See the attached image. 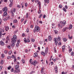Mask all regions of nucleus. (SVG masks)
I'll return each instance as SVG.
<instances>
[{
    "instance_id": "63",
    "label": "nucleus",
    "mask_w": 74,
    "mask_h": 74,
    "mask_svg": "<svg viewBox=\"0 0 74 74\" xmlns=\"http://www.w3.org/2000/svg\"><path fill=\"white\" fill-rule=\"evenodd\" d=\"M19 43H17L16 44V47H18V45H19Z\"/></svg>"
},
{
    "instance_id": "22",
    "label": "nucleus",
    "mask_w": 74,
    "mask_h": 74,
    "mask_svg": "<svg viewBox=\"0 0 74 74\" xmlns=\"http://www.w3.org/2000/svg\"><path fill=\"white\" fill-rule=\"evenodd\" d=\"M4 63V61L2 60L1 61V64H3Z\"/></svg>"
},
{
    "instance_id": "10",
    "label": "nucleus",
    "mask_w": 74,
    "mask_h": 74,
    "mask_svg": "<svg viewBox=\"0 0 74 74\" xmlns=\"http://www.w3.org/2000/svg\"><path fill=\"white\" fill-rule=\"evenodd\" d=\"M52 40V37L51 36H49V41H51Z\"/></svg>"
},
{
    "instance_id": "3",
    "label": "nucleus",
    "mask_w": 74,
    "mask_h": 74,
    "mask_svg": "<svg viewBox=\"0 0 74 74\" xmlns=\"http://www.w3.org/2000/svg\"><path fill=\"white\" fill-rule=\"evenodd\" d=\"M8 10L7 8L6 7H5L4 8H2V10L3 12H7Z\"/></svg>"
},
{
    "instance_id": "37",
    "label": "nucleus",
    "mask_w": 74,
    "mask_h": 74,
    "mask_svg": "<svg viewBox=\"0 0 74 74\" xmlns=\"http://www.w3.org/2000/svg\"><path fill=\"white\" fill-rule=\"evenodd\" d=\"M7 20H8L7 19V17H6V18H4V21H7Z\"/></svg>"
},
{
    "instance_id": "18",
    "label": "nucleus",
    "mask_w": 74,
    "mask_h": 74,
    "mask_svg": "<svg viewBox=\"0 0 74 74\" xmlns=\"http://www.w3.org/2000/svg\"><path fill=\"white\" fill-rule=\"evenodd\" d=\"M6 40H8L9 41H10V38H9V37L8 36H7L6 38Z\"/></svg>"
},
{
    "instance_id": "59",
    "label": "nucleus",
    "mask_w": 74,
    "mask_h": 74,
    "mask_svg": "<svg viewBox=\"0 0 74 74\" xmlns=\"http://www.w3.org/2000/svg\"><path fill=\"white\" fill-rule=\"evenodd\" d=\"M14 62H16V58H15L14 60Z\"/></svg>"
},
{
    "instance_id": "36",
    "label": "nucleus",
    "mask_w": 74,
    "mask_h": 74,
    "mask_svg": "<svg viewBox=\"0 0 74 74\" xmlns=\"http://www.w3.org/2000/svg\"><path fill=\"white\" fill-rule=\"evenodd\" d=\"M59 8H62V5H59Z\"/></svg>"
},
{
    "instance_id": "38",
    "label": "nucleus",
    "mask_w": 74,
    "mask_h": 74,
    "mask_svg": "<svg viewBox=\"0 0 74 74\" xmlns=\"http://www.w3.org/2000/svg\"><path fill=\"white\" fill-rule=\"evenodd\" d=\"M2 58H4V54H3L1 56Z\"/></svg>"
},
{
    "instance_id": "33",
    "label": "nucleus",
    "mask_w": 74,
    "mask_h": 74,
    "mask_svg": "<svg viewBox=\"0 0 74 74\" xmlns=\"http://www.w3.org/2000/svg\"><path fill=\"white\" fill-rule=\"evenodd\" d=\"M62 10L64 11V12H66V9L64 8H63Z\"/></svg>"
},
{
    "instance_id": "1",
    "label": "nucleus",
    "mask_w": 74,
    "mask_h": 74,
    "mask_svg": "<svg viewBox=\"0 0 74 74\" xmlns=\"http://www.w3.org/2000/svg\"><path fill=\"white\" fill-rule=\"evenodd\" d=\"M17 40L16 36V35H14L13 36V38H12L11 42L12 43L11 45L12 47H14L15 45V44L16 42V41Z\"/></svg>"
},
{
    "instance_id": "30",
    "label": "nucleus",
    "mask_w": 74,
    "mask_h": 74,
    "mask_svg": "<svg viewBox=\"0 0 74 74\" xmlns=\"http://www.w3.org/2000/svg\"><path fill=\"white\" fill-rule=\"evenodd\" d=\"M65 47H66L64 45L62 47V49H65Z\"/></svg>"
},
{
    "instance_id": "34",
    "label": "nucleus",
    "mask_w": 74,
    "mask_h": 74,
    "mask_svg": "<svg viewBox=\"0 0 74 74\" xmlns=\"http://www.w3.org/2000/svg\"><path fill=\"white\" fill-rule=\"evenodd\" d=\"M11 53H12V51H9L8 52L9 55H11Z\"/></svg>"
},
{
    "instance_id": "31",
    "label": "nucleus",
    "mask_w": 74,
    "mask_h": 74,
    "mask_svg": "<svg viewBox=\"0 0 74 74\" xmlns=\"http://www.w3.org/2000/svg\"><path fill=\"white\" fill-rule=\"evenodd\" d=\"M54 32L55 34H57V33H58V31L57 30H54Z\"/></svg>"
},
{
    "instance_id": "45",
    "label": "nucleus",
    "mask_w": 74,
    "mask_h": 74,
    "mask_svg": "<svg viewBox=\"0 0 74 74\" xmlns=\"http://www.w3.org/2000/svg\"><path fill=\"white\" fill-rule=\"evenodd\" d=\"M11 72H13L14 71V68H12L11 71Z\"/></svg>"
},
{
    "instance_id": "51",
    "label": "nucleus",
    "mask_w": 74,
    "mask_h": 74,
    "mask_svg": "<svg viewBox=\"0 0 74 74\" xmlns=\"http://www.w3.org/2000/svg\"><path fill=\"white\" fill-rule=\"evenodd\" d=\"M45 16H46V15H44L43 16V18H44V19L45 18Z\"/></svg>"
},
{
    "instance_id": "47",
    "label": "nucleus",
    "mask_w": 74,
    "mask_h": 74,
    "mask_svg": "<svg viewBox=\"0 0 74 74\" xmlns=\"http://www.w3.org/2000/svg\"><path fill=\"white\" fill-rule=\"evenodd\" d=\"M8 49H11V46H10L9 45L8 46Z\"/></svg>"
},
{
    "instance_id": "42",
    "label": "nucleus",
    "mask_w": 74,
    "mask_h": 74,
    "mask_svg": "<svg viewBox=\"0 0 74 74\" xmlns=\"http://www.w3.org/2000/svg\"><path fill=\"white\" fill-rule=\"evenodd\" d=\"M15 11H16V9L14 8L13 10V12H15Z\"/></svg>"
},
{
    "instance_id": "25",
    "label": "nucleus",
    "mask_w": 74,
    "mask_h": 74,
    "mask_svg": "<svg viewBox=\"0 0 74 74\" xmlns=\"http://www.w3.org/2000/svg\"><path fill=\"white\" fill-rule=\"evenodd\" d=\"M8 59H10L11 58V57L10 56H8L7 57Z\"/></svg>"
},
{
    "instance_id": "56",
    "label": "nucleus",
    "mask_w": 74,
    "mask_h": 74,
    "mask_svg": "<svg viewBox=\"0 0 74 74\" xmlns=\"http://www.w3.org/2000/svg\"><path fill=\"white\" fill-rule=\"evenodd\" d=\"M26 32L27 33H28L29 32V29H27L26 30Z\"/></svg>"
},
{
    "instance_id": "4",
    "label": "nucleus",
    "mask_w": 74,
    "mask_h": 74,
    "mask_svg": "<svg viewBox=\"0 0 74 74\" xmlns=\"http://www.w3.org/2000/svg\"><path fill=\"white\" fill-rule=\"evenodd\" d=\"M48 52V48L46 47L45 51V53L46 54H47Z\"/></svg>"
},
{
    "instance_id": "21",
    "label": "nucleus",
    "mask_w": 74,
    "mask_h": 74,
    "mask_svg": "<svg viewBox=\"0 0 74 74\" xmlns=\"http://www.w3.org/2000/svg\"><path fill=\"white\" fill-rule=\"evenodd\" d=\"M63 40L64 42H66L67 41V39L66 38H63Z\"/></svg>"
},
{
    "instance_id": "64",
    "label": "nucleus",
    "mask_w": 74,
    "mask_h": 74,
    "mask_svg": "<svg viewBox=\"0 0 74 74\" xmlns=\"http://www.w3.org/2000/svg\"><path fill=\"white\" fill-rule=\"evenodd\" d=\"M32 59H30V60H29V62H30V63H31V62H32Z\"/></svg>"
},
{
    "instance_id": "2",
    "label": "nucleus",
    "mask_w": 74,
    "mask_h": 74,
    "mask_svg": "<svg viewBox=\"0 0 74 74\" xmlns=\"http://www.w3.org/2000/svg\"><path fill=\"white\" fill-rule=\"evenodd\" d=\"M40 28L39 27H38L37 26H35V28L34 30V33H35L36 32H39L40 31Z\"/></svg>"
},
{
    "instance_id": "41",
    "label": "nucleus",
    "mask_w": 74,
    "mask_h": 74,
    "mask_svg": "<svg viewBox=\"0 0 74 74\" xmlns=\"http://www.w3.org/2000/svg\"><path fill=\"white\" fill-rule=\"evenodd\" d=\"M58 43V42H57V41H56L55 42V45H57Z\"/></svg>"
},
{
    "instance_id": "60",
    "label": "nucleus",
    "mask_w": 74,
    "mask_h": 74,
    "mask_svg": "<svg viewBox=\"0 0 74 74\" xmlns=\"http://www.w3.org/2000/svg\"><path fill=\"white\" fill-rule=\"evenodd\" d=\"M16 73H18V71H15L14 72V73L16 74Z\"/></svg>"
},
{
    "instance_id": "61",
    "label": "nucleus",
    "mask_w": 74,
    "mask_h": 74,
    "mask_svg": "<svg viewBox=\"0 0 74 74\" xmlns=\"http://www.w3.org/2000/svg\"><path fill=\"white\" fill-rule=\"evenodd\" d=\"M12 17H14V13H12Z\"/></svg>"
},
{
    "instance_id": "62",
    "label": "nucleus",
    "mask_w": 74,
    "mask_h": 74,
    "mask_svg": "<svg viewBox=\"0 0 74 74\" xmlns=\"http://www.w3.org/2000/svg\"><path fill=\"white\" fill-rule=\"evenodd\" d=\"M59 45H60L62 44V43H61V42H59L58 44Z\"/></svg>"
},
{
    "instance_id": "6",
    "label": "nucleus",
    "mask_w": 74,
    "mask_h": 74,
    "mask_svg": "<svg viewBox=\"0 0 74 74\" xmlns=\"http://www.w3.org/2000/svg\"><path fill=\"white\" fill-rule=\"evenodd\" d=\"M32 64H33L34 66H36V64L37 63V62L36 61H34V62H31Z\"/></svg>"
},
{
    "instance_id": "46",
    "label": "nucleus",
    "mask_w": 74,
    "mask_h": 74,
    "mask_svg": "<svg viewBox=\"0 0 74 74\" xmlns=\"http://www.w3.org/2000/svg\"><path fill=\"white\" fill-rule=\"evenodd\" d=\"M65 7L66 9H67V8H68V7H67V5H65Z\"/></svg>"
},
{
    "instance_id": "49",
    "label": "nucleus",
    "mask_w": 74,
    "mask_h": 74,
    "mask_svg": "<svg viewBox=\"0 0 74 74\" xmlns=\"http://www.w3.org/2000/svg\"><path fill=\"white\" fill-rule=\"evenodd\" d=\"M2 35V32H0V37H1V35Z\"/></svg>"
},
{
    "instance_id": "16",
    "label": "nucleus",
    "mask_w": 74,
    "mask_h": 74,
    "mask_svg": "<svg viewBox=\"0 0 74 74\" xmlns=\"http://www.w3.org/2000/svg\"><path fill=\"white\" fill-rule=\"evenodd\" d=\"M45 53L43 51H41V55H42L43 56H45Z\"/></svg>"
},
{
    "instance_id": "5",
    "label": "nucleus",
    "mask_w": 74,
    "mask_h": 74,
    "mask_svg": "<svg viewBox=\"0 0 74 74\" xmlns=\"http://www.w3.org/2000/svg\"><path fill=\"white\" fill-rule=\"evenodd\" d=\"M60 23H62V24H64V25H66V21H60Z\"/></svg>"
},
{
    "instance_id": "52",
    "label": "nucleus",
    "mask_w": 74,
    "mask_h": 74,
    "mask_svg": "<svg viewBox=\"0 0 74 74\" xmlns=\"http://www.w3.org/2000/svg\"><path fill=\"white\" fill-rule=\"evenodd\" d=\"M27 41H28V42H30V40H29V38H27Z\"/></svg>"
},
{
    "instance_id": "23",
    "label": "nucleus",
    "mask_w": 74,
    "mask_h": 74,
    "mask_svg": "<svg viewBox=\"0 0 74 74\" xmlns=\"http://www.w3.org/2000/svg\"><path fill=\"white\" fill-rule=\"evenodd\" d=\"M27 17H28V13L27 12L26 14L25 18H27Z\"/></svg>"
},
{
    "instance_id": "54",
    "label": "nucleus",
    "mask_w": 74,
    "mask_h": 74,
    "mask_svg": "<svg viewBox=\"0 0 74 74\" xmlns=\"http://www.w3.org/2000/svg\"><path fill=\"white\" fill-rule=\"evenodd\" d=\"M41 10H39V11L38 12V14H40L41 13Z\"/></svg>"
},
{
    "instance_id": "26",
    "label": "nucleus",
    "mask_w": 74,
    "mask_h": 74,
    "mask_svg": "<svg viewBox=\"0 0 74 74\" xmlns=\"http://www.w3.org/2000/svg\"><path fill=\"white\" fill-rule=\"evenodd\" d=\"M31 40L32 41V42H34V41H35V40H34V39H33V38H31Z\"/></svg>"
},
{
    "instance_id": "55",
    "label": "nucleus",
    "mask_w": 74,
    "mask_h": 74,
    "mask_svg": "<svg viewBox=\"0 0 74 74\" xmlns=\"http://www.w3.org/2000/svg\"><path fill=\"white\" fill-rule=\"evenodd\" d=\"M39 22L40 23H41V24H42V21H39Z\"/></svg>"
},
{
    "instance_id": "50",
    "label": "nucleus",
    "mask_w": 74,
    "mask_h": 74,
    "mask_svg": "<svg viewBox=\"0 0 74 74\" xmlns=\"http://www.w3.org/2000/svg\"><path fill=\"white\" fill-rule=\"evenodd\" d=\"M46 2L47 3H49V0H47Z\"/></svg>"
},
{
    "instance_id": "12",
    "label": "nucleus",
    "mask_w": 74,
    "mask_h": 74,
    "mask_svg": "<svg viewBox=\"0 0 74 74\" xmlns=\"http://www.w3.org/2000/svg\"><path fill=\"white\" fill-rule=\"evenodd\" d=\"M67 30V27H64L62 29V32H64Z\"/></svg>"
},
{
    "instance_id": "32",
    "label": "nucleus",
    "mask_w": 74,
    "mask_h": 74,
    "mask_svg": "<svg viewBox=\"0 0 74 74\" xmlns=\"http://www.w3.org/2000/svg\"><path fill=\"white\" fill-rule=\"evenodd\" d=\"M55 70H58V66H56L55 67Z\"/></svg>"
},
{
    "instance_id": "29",
    "label": "nucleus",
    "mask_w": 74,
    "mask_h": 74,
    "mask_svg": "<svg viewBox=\"0 0 74 74\" xmlns=\"http://www.w3.org/2000/svg\"><path fill=\"white\" fill-rule=\"evenodd\" d=\"M71 55L72 56H74V52H71Z\"/></svg>"
},
{
    "instance_id": "9",
    "label": "nucleus",
    "mask_w": 74,
    "mask_h": 74,
    "mask_svg": "<svg viewBox=\"0 0 74 74\" xmlns=\"http://www.w3.org/2000/svg\"><path fill=\"white\" fill-rule=\"evenodd\" d=\"M19 67V65H17L16 66H15V69H16V70H18Z\"/></svg>"
},
{
    "instance_id": "39",
    "label": "nucleus",
    "mask_w": 74,
    "mask_h": 74,
    "mask_svg": "<svg viewBox=\"0 0 74 74\" xmlns=\"http://www.w3.org/2000/svg\"><path fill=\"white\" fill-rule=\"evenodd\" d=\"M54 41H57V38H55L54 39Z\"/></svg>"
},
{
    "instance_id": "7",
    "label": "nucleus",
    "mask_w": 74,
    "mask_h": 74,
    "mask_svg": "<svg viewBox=\"0 0 74 74\" xmlns=\"http://www.w3.org/2000/svg\"><path fill=\"white\" fill-rule=\"evenodd\" d=\"M5 12L3 13V16L4 17V16H5L7 15V13L6 12Z\"/></svg>"
},
{
    "instance_id": "28",
    "label": "nucleus",
    "mask_w": 74,
    "mask_h": 74,
    "mask_svg": "<svg viewBox=\"0 0 74 74\" xmlns=\"http://www.w3.org/2000/svg\"><path fill=\"white\" fill-rule=\"evenodd\" d=\"M22 62H23V63H25V60L23 59L22 60Z\"/></svg>"
},
{
    "instance_id": "13",
    "label": "nucleus",
    "mask_w": 74,
    "mask_h": 74,
    "mask_svg": "<svg viewBox=\"0 0 74 74\" xmlns=\"http://www.w3.org/2000/svg\"><path fill=\"white\" fill-rule=\"evenodd\" d=\"M13 22L14 23H17V22H18V20L15 19L13 21Z\"/></svg>"
},
{
    "instance_id": "24",
    "label": "nucleus",
    "mask_w": 74,
    "mask_h": 74,
    "mask_svg": "<svg viewBox=\"0 0 74 74\" xmlns=\"http://www.w3.org/2000/svg\"><path fill=\"white\" fill-rule=\"evenodd\" d=\"M59 60V59L58 58H56L54 59L53 61L54 62H56L57 60Z\"/></svg>"
},
{
    "instance_id": "17",
    "label": "nucleus",
    "mask_w": 74,
    "mask_h": 74,
    "mask_svg": "<svg viewBox=\"0 0 74 74\" xmlns=\"http://www.w3.org/2000/svg\"><path fill=\"white\" fill-rule=\"evenodd\" d=\"M60 39H61V38H60V37H59V36L58 37V38H57V40L58 41H60Z\"/></svg>"
},
{
    "instance_id": "19",
    "label": "nucleus",
    "mask_w": 74,
    "mask_h": 74,
    "mask_svg": "<svg viewBox=\"0 0 74 74\" xmlns=\"http://www.w3.org/2000/svg\"><path fill=\"white\" fill-rule=\"evenodd\" d=\"M72 27H73V25H70L69 28V29H72Z\"/></svg>"
},
{
    "instance_id": "57",
    "label": "nucleus",
    "mask_w": 74,
    "mask_h": 74,
    "mask_svg": "<svg viewBox=\"0 0 74 74\" xmlns=\"http://www.w3.org/2000/svg\"><path fill=\"white\" fill-rule=\"evenodd\" d=\"M4 53H7V51H4Z\"/></svg>"
},
{
    "instance_id": "8",
    "label": "nucleus",
    "mask_w": 74,
    "mask_h": 74,
    "mask_svg": "<svg viewBox=\"0 0 74 74\" xmlns=\"http://www.w3.org/2000/svg\"><path fill=\"white\" fill-rule=\"evenodd\" d=\"M5 30L6 31H8L9 30V27L8 26H5Z\"/></svg>"
},
{
    "instance_id": "44",
    "label": "nucleus",
    "mask_w": 74,
    "mask_h": 74,
    "mask_svg": "<svg viewBox=\"0 0 74 74\" xmlns=\"http://www.w3.org/2000/svg\"><path fill=\"white\" fill-rule=\"evenodd\" d=\"M17 32H18V30H16V31H14V34H16Z\"/></svg>"
},
{
    "instance_id": "27",
    "label": "nucleus",
    "mask_w": 74,
    "mask_h": 74,
    "mask_svg": "<svg viewBox=\"0 0 74 74\" xmlns=\"http://www.w3.org/2000/svg\"><path fill=\"white\" fill-rule=\"evenodd\" d=\"M6 17L7 18L8 20V19H10V16L9 15H8V16Z\"/></svg>"
},
{
    "instance_id": "15",
    "label": "nucleus",
    "mask_w": 74,
    "mask_h": 74,
    "mask_svg": "<svg viewBox=\"0 0 74 74\" xmlns=\"http://www.w3.org/2000/svg\"><path fill=\"white\" fill-rule=\"evenodd\" d=\"M24 41L25 43H26L28 42V40H26V39L25 38H24Z\"/></svg>"
},
{
    "instance_id": "53",
    "label": "nucleus",
    "mask_w": 74,
    "mask_h": 74,
    "mask_svg": "<svg viewBox=\"0 0 74 74\" xmlns=\"http://www.w3.org/2000/svg\"><path fill=\"white\" fill-rule=\"evenodd\" d=\"M2 68H3V66H0V70H1L2 69Z\"/></svg>"
},
{
    "instance_id": "14",
    "label": "nucleus",
    "mask_w": 74,
    "mask_h": 74,
    "mask_svg": "<svg viewBox=\"0 0 74 74\" xmlns=\"http://www.w3.org/2000/svg\"><path fill=\"white\" fill-rule=\"evenodd\" d=\"M37 55H38V54H37V53H35L34 55V57L35 58H36V57H37Z\"/></svg>"
},
{
    "instance_id": "20",
    "label": "nucleus",
    "mask_w": 74,
    "mask_h": 74,
    "mask_svg": "<svg viewBox=\"0 0 74 74\" xmlns=\"http://www.w3.org/2000/svg\"><path fill=\"white\" fill-rule=\"evenodd\" d=\"M12 4H13V3L11 2L10 3V4L9 5V7H11L12 6Z\"/></svg>"
},
{
    "instance_id": "48",
    "label": "nucleus",
    "mask_w": 74,
    "mask_h": 74,
    "mask_svg": "<svg viewBox=\"0 0 74 74\" xmlns=\"http://www.w3.org/2000/svg\"><path fill=\"white\" fill-rule=\"evenodd\" d=\"M20 42V40H17V43L18 44H19Z\"/></svg>"
},
{
    "instance_id": "58",
    "label": "nucleus",
    "mask_w": 74,
    "mask_h": 74,
    "mask_svg": "<svg viewBox=\"0 0 74 74\" xmlns=\"http://www.w3.org/2000/svg\"><path fill=\"white\" fill-rule=\"evenodd\" d=\"M17 7H18V8H21V6H20V5H17Z\"/></svg>"
},
{
    "instance_id": "11",
    "label": "nucleus",
    "mask_w": 74,
    "mask_h": 74,
    "mask_svg": "<svg viewBox=\"0 0 74 74\" xmlns=\"http://www.w3.org/2000/svg\"><path fill=\"white\" fill-rule=\"evenodd\" d=\"M0 42L1 45H4V42H3V41H1Z\"/></svg>"
},
{
    "instance_id": "35",
    "label": "nucleus",
    "mask_w": 74,
    "mask_h": 74,
    "mask_svg": "<svg viewBox=\"0 0 74 74\" xmlns=\"http://www.w3.org/2000/svg\"><path fill=\"white\" fill-rule=\"evenodd\" d=\"M10 68H11V66H9L8 67V70H10Z\"/></svg>"
},
{
    "instance_id": "40",
    "label": "nucleus",
    "mask_w": 74,
    "mask_h": 74,
    "mask_svg": "<svg viewBox=\"0 0 74 74\" xmlns=\"http://www.w3.org/2000/svg\"><path fill=\"white\" fill-rule=\"evenodd\" d=\"M54 52L56 53V48L55 47L54 48Z\"/></svg>"
},
{
    "instance_id": "43",
    "label": "nucleus",
    "mask_w": 74,
    "mask_h": 74,
    "mask_svg": "<svg viewBox=\"0 0 74 74\" xmlns=\"http://www.w3.org/2000/svg\"><path fill=\"white\" fill-rule=\"evenodd\" d=\"M71 51H72V49H70L69 50V51L70 52H71Z\"/></svg>"
}]
</instances>
